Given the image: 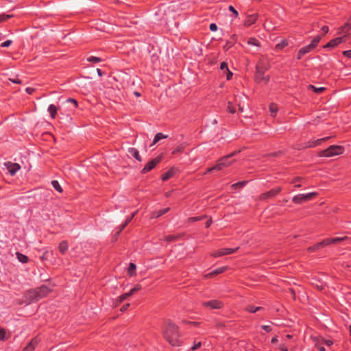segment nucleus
<instances>
[{
  "label": "nucleus",
  "instance_id": "aec40b11",
  "mask_svg": "<svg viewBox=\"0 0 351 351\" xmlns=\"http://www.w3.org/2000/svg\"><path fill=\"white\" fill-rule=\"evenodd\" d=\"M183 235H184L183 234L166 235L163 237V240L167 242H172V241L179 240L181 237H183Z\"/></svg>",
  "mask_w": 351,
  "mask_h": 351
},
{
  "label": "nucleus",
  "instance_id": "b1692460",
  "mask_svg": "<svg viewBox=\"0 0 351 351\" xmlns=\"http://www.w3.org/2000/svg\"><path fill=\"white\" fill-rule=\"evenodd\" d=\"M169 210H170L169 208H165L163 209H160L158 211H155L152 213V218H158V217L165 215V213H167Z\"/></svg>",
  "mask_w": 351,
  "mask_h": 351
},
{
  "label": "nucleus",
  "instance_id": "9d476101",
  "mask_svg": "<svg viewBox=\"0 0 351 351\" xmlns=\"http://www.w3.org/2000/svg\"><path fill=\"white\" fill-rule=\"evenodd\" d=\"M282 191V188L278 186L271 189L270 191L260 195L259 199L261 201L276 197Z\"/></svg>",
  "mask_w": 351,
  "mask_h": 351
},
{
  "label": "nucleus",
  "instance_id": "2eb2a0df",
  "mask_svg": "<svg viewBox=\"0 0 351 351\" xmlns=\"http://www.w3.org/2000/svg\"><path fill=\"white\" fill-rule=\"evenodd\" d=\"M34 290L40 300L46 297L51 291V290L45 285H42L40 287L34 289Z\"/></svg>",
  "mask_w": 351,
  "mask_h": 351
},
{
  "label": "nucleus",
  "instance_id": "0e129e2a",
  "mask_svg": "<svg viewBox=\"0 0 351 351\" xmlns=\"http://www.w3.org/2000/svg\"><path fill=\"white\" fill-rule=\"evenodd\" d=\"M130 303L125 304H124V305L121 308L120 311H121V312H123V311H126V310L128 308V307L130 306Z\"/></svg>",
  "mask_w": 351,
  "mask_h": 351
},
{
  "label": "nucleus",
  "instance_id": "f704fd0d",
  "mask_svg": "<svg viewBox=\"0 0 351 351\" xmlns=\"http://www.w3.org/2000/svg\"><path fill=\"white\" fill-rule=\"evenodd\" d=\"M51 185L59 193H62L63 191L62 188L61 187L58 180H52Z\"/></svg>",
  "mask_w": 351,
  "mask_h": 351
},
{
  "label": "nucleus",
  "instance_id": "338daca9",
  "mask_svg": "<svg viewBox=\"0 0 351 351\" xmlns=\"http://www.w3.org/2000/svg\"><path fill=\"white\" fill-rule=\"evenodd\" d=\"M214 170H216V171H217V169L215 168V166H213V167H212L208 168V169L206 170V172L205 173V174H206V173H210V172H212V171H214Z\"/></svg>",
  "mask_w": 351,
  "mask_h": 351
},
{
  "label": "nucleus",
  "instance_id": "72a5a7b5",
  "mask_svg": "<svg viewBox=\"0 0 351 351\" xmlns=\"http://www.w3.org/2000/svg\"><path fill=\"white\" fill-rule=\"evenodd\" d=\"M269 111L271 112V116L274 117L276 115V113L278 112V106L275 104H271L269 105Z\"/></svg>",
  "mask_w": 351,
  "mask_h": 351
},
{
  "label": "nucleus",
  "instance_id": "4be33fe9",
  "mask_svg": "<svg viewBox=\"0 0 351 351\" xmlns=\"http://www.w3.org/2000/svg\"><path fill=\"white\" fill-rule=\"evenodd\" d=\"M227 269V267H221L217 269H215V270L212 271L209 274L206 275V276L212 277L213 276H217L218 274H220L223 272H224Z\"/></svg>",
  "mask_w": 351,
  "mask_h": 351
},
{
  "label": "nucleus",
  "instance_id": "393cba45",
  "mask_svg": "<svg viewBox=\"0 0 351 351\" xmlns=\"http://www.w3.org/2000/svg\"><path fill=\"white\" fill-rule=\"evenodd\" d=\"M68 248H69V245H68L67 241H62V242L60 243L58 249L62 254H64L65 252L67 251Z\"/></svg>",
  "mask_w": 351,
  "mask_h": 351
},
{
  "label": "nucleus",
  "instance_id": "39448f33",
  "mask_svg": "<svg viewBox=\"0 0 351 351\" xmlns=\"http://www.w3.org/2000/svg\"><path fill=\"white\" fill-rule=\"evenodd\" d=\"M238 152H233L230 154H228L225 156L220 158L215 165V168L217 171H221L224 168L228 167L230 166L234 162V160H230V159L234 156Z\"/></svg>",
  "mask_w": 351,
  "mask_h": 351
},
{
  "label": "nucleus",
  "instance_id": "473e14b6",
  "mask_svg": "<svg viewBox=\"0 0 351 351\" xmlns=\"http://www.w3.org/2000/svg\"><path fill=\"white\" fill-rule=\"evenodd\" d=\"M16 256L19 261L22 263H26L28 261V257L20 252H16Z\"/></svg>",
  "mask_w": 351,
  "mask_h": 351
},
{
  "label": "nucleus",
  "instance_id": "bf43d9fd",
  "mask_svg": "<svg viewBox=\"0 0 351 351\" xmlns=\"http://www.w3.org/2000/svg\"><path fill=\"white\" fill-rule=\"evenodd\" d=\"M202 346L201 342L195 343V344L192 346L191 350H195L199 348H200Z\"/></svg>",
  "mask_w": 351,
  "mask_h": 351
},
{
  "label": "nucleus",
  "instance_id": "4d7b16f0",
  "mask_svg": "<svg viewBox=\"0 0 351 351\" xmlns=\"http://www.w3.org/2000/svg\"><path fill=\"white\" fill-rule=\"evenodd\" d=\"M228 10L231 11L236 17L238 16V12L234 9V8L232 5H230L228 7Z\"/></svg>",
  "mask_w": 351,
  "mask_h": 351
},
{
  "label": "nucleus",
  "instance_id": "c756f323",
  "mask_svg": "<svg viewBox=\"0 0 351 351\" xmlns=\"http://www.w3.org/2000/svg\"><path fill=\"white\" fill-rule=\"evenodd\" d=\"M263 309L262 307L261 306H254L253 305H248L245 307V311L250 312V313H254L260 310Z\"/></svg>",
  "mask_w": 351,
  "mask_h": 351
},
{
  "label": "nucleus",
  "instance_id": "9b49d317",
  "mask_svg": "<svg viewBox=\"0 0 351 351\" xmlns=\"http://www.w3.org/2000/svg\"><path fill=\"white\" fill-rule=\"evenodd\" d=\"M161 159H162L161 156H157L156 158L149 161L145 165L144 168L142 169L141 173H146L150 171L151 170H152L161 161Z\"/></svg>",
  "mask_w": 351,
  "mask_h": 351
},
{
  "label": "nucleus",
  "instance_id": "3c124183",
  "mask_svg": "<svg viewBox=\"0 0 351 351\" xmlns=\"http://www.w3.org/2000/svg\"><path fill=\"white\" fill-rule=\"evenodd\" d=\"M141 289V286L140 285H136L132 289L131 292L134 294L136 292L138 291Z\"/></svg>",
  "mask_w": 351,
  "mask_h": 351
},
{
  "label": "nucleus",
  "instance_id": "ea45409f",
  "mask_svg": "<svg viewBox=\"0 0 351 351\" xmlns=\"http://www.w3.org/2000/svg\"><path fill=\"white\" fill-rule=\"evenodd\" d=\"M206 217V215L200 216V217H189L188 219V221L189 222H195L197 221L202 220L203 219H204Z\"/></svg>",
  "mask_w": 351,
  "mask_h": 351
},
{
  "label": "nucleus",
  "instance_id": "13d9d810",
  "mask_svg": "<svg viewBox=\"0 0 351 351\" xmlns=\"http://www.w3.org/2000/svg\"><path fill=\"white\" fill-rule=\"evenodd\" d=\"M224 73L226 75V79L230 80L232 77V73L228 69Z\"/></svg>",
  "mask_w": 351,
  "mask_h": 351
},
{
  "label": "nucleus",
  "instance_id": "79ce46f5",
  "mask_svg": "<svg viewBox=\"0 0 351 351\" xmlns=\"http://www.w3.org/2000/svg\"><path fill=\"white\" fill-rule=\"evenodd\" d=\"M184 145H179L172 152V154H176L177 153H181L184 151Z\"/></svg>",
  "mask_w": 351,
  "mask_h": 351
},
{
  "label": "nucleus",
  "instance_id": "680f3d73",
  "mask_svg": "<svg viewBox=\"0 0 351 351\" xmlns=\"http://www.w3.org/2000/svg\"><path fill=\"white\" fill-rule=\"evenodd\" d=\"M210 29L212 32H215L217 29V25L215 23H211L210 25Z\"/></svg>",
  "mask_w": 351,
  "mask_h": 351
},
{
  "label": "nucleus",
  "instance_id": "e433bc0d",
  "mask_svg": "<svg viewBox=\"0 0 351 351\" xmlns=\"http://www.w3.org/2000/svg\"><path fill=\"white\" fill-rule=\"evenodd\" d=\"M12 17H14V15H12V14H0V23L10 19H12Z\"/></svg>",
  "mask_w": 351,
  "mask_h": 351
},
{
  "label": "nucleus",
  "instance_id": "ddd939ff",
  "mask_svg": "<svg viewBox=\"0 0 351 351\" xmlns=\"http://www.w3.org/2000/svg\"><path fill=\"white\" fill-rule=\"evenodd\" d=\"M25 298L28 304L40 300L34 289H29L25 293Z\"/></svg>",
  "mask_w": 351,
  "mask_h": 351
},
{
  "label": "nucleus",
  "instance_id": "5701e85b",
  "mask_svg": "<svg viewBox=\"0 0 351 351\" xmlns=\"http://www.w3.org/2000/svg\"><path fill=\"white\" fill-rule=\"evenodd\" d=\"M51 119H55L56 117L58 107L53 104H50L47 109Z\"/></svg>",
  "mask_w": 351,
  "mask_h": 351
},
{
  "label": "nucleus",
  "instance_id": "0eeeda50",
  "mask_svg": "<svg viewBox=\"0 0 351 351\" xmlns=\"http://www.w3.org/2000/svg\"><path fill=\"white\" fill-rule=\"evenodd\" d=\"M317 196V193L316 192H311L306 194H298L295 195L292 198V201L293 203L297 204H300L303 202H308L311 200L314 197Z\"/></svg>",
  "mask_w": 351,
  "mask_h": 351
},
{
  "label": "nucleus",
  "instance_id": "052dcab7",
  "mask_svg": "<svg viewBox=\"0 0 351 351\" xmlns=\"http://www.w3.org/2000/svg\"><path fill=\"white\" fill-rule=\"evenodd\" d=\"M279 349L281 350V351H289V349L287 348V346H285V344H280L279 346Z\"/></svg>",
  "mask_w": 351,
  "mask_h": 351
},
{
  "label": "nucleus",
  "instance_id": "bb28decb",
  "mask_svg": "<svg viewBox=\"0 0 351 351\" xmlns=\"http://www.w3.org/2000/svg\"><path fill=\"white\" fill-rule=\"evenodd\" d=\"M129 153H130V154H131L134 158H135L137 160H138V161H140V162L142 160L141 157V156H140V154H139V152H138V151L136 149H135V148H134V147H132V148H130V149H129Z\"/></svg>",
  "mask_w": 351,
  "mask_h": 351
},
{
  "label": "nucleus",
  "instance_id": "774afa93",
  "mask_svg": "<svg viewBox=\"0 0 351 351\" xmlns=\"http://www.w3.org/2000/svg\"><path fill=\"white\" fill-rule=\"evenodd\" d=\"M10 80L12 81L14 84H21V81L18 78L10 79Z\"/></svg>",
  "mask_w": 351,
  "mask_h": 351
},
{
  "label": "nucleus",
  "instance_id": "603ef678",
  "mask_svg": "<svg viewBox=\"0 0 351 351\" xmlns=\"http://www.w3.org/2000/svg\"><path fill=\"white\" fill-rule=\"evenodd\" d=\"M128 223H126V221H125V222L120 226L119 230L117 232V234H119L125 228V227L128 226Z\"/></svg>",
  "mask_w": 351,
  "mask_h": 351
},
{
  "label": "nucleus",
  "instance_id": "cd10ccee",
  "mask_svg": "<svg viewBox=\"0 0 351 351\" xmlns=\"http://www.w3.org/2000/svg\"><path fill=\"white\" fill-rule=\"evenodd\" d=\"M136 265L133 263H130L128 269V274L130 276H136Z\"/></svg>",
  "mask_w": 351,
  "mask_h": 351
},
{
  "label": "nucleus",
  "instance_id": "f03ea898",
  "mask_svg": "<svg viewBox=\"0 0 351 351\" xmlns=\"http://www.w3.org/2000/svg\"><path fill=\"white\" fill-rule=\"evenodd\" d=\"M348 239V237L327 238L326 239H324L322 241L317 243L313 245V246L308 247L307 250L309 252H315L321 247H324L329 245L330 244L337 243L341 241H346Z\"/></svg>",
  "mask_w": 351,
  "mask_h": 351
},
{
  "label": "nucleus",
  "instance_id": "dca6fc26",
  "mask_svg": "<svg viewBox=\"0 0 351 351\" xmlns=\"http://www.w3.org/2000/svg\"><path fill=\"white\" fill-rule=\"evenodd\" d=\"M5 165L10 173V175L14 176L20 169L21 166L17 163H14L12 162H7L5 163Z\"/></svg>",
  "mask_w": 351,
  "mask_h": 351
},
{
  "label": "nucleus",
  "instance_id": "c9c22d12",
  "mask_svg": "<svg viewBox=\"0 0 351 351\" xmlns=\"http://www.w3.org/2000/svg\"><path fill=\"white\" fill-rule=\"evenodd\" d=\"M308 89L312 90L315 93H322L326 88L324 87H315L313 85H309Z\"/></svg>",
  "mask_w": 351,
  "mask_h": 351
},
{
  "label": "nucleus",
  "instance_id": "412c9836",
  "mask_svg": "<svg viewBox=\"0 0 351 351\" xmlns=\"http://www.w3.org/2000/svg\"><path fill=\"white\" fill-rule=\"evenodd\" d=\"M257 20V15L252 14L247 16L246 20L244 21V25L245 27H250L254 24Z\"/></svg>",
  "mask_w": 351,
  "mask_h": 351
},
{
  "label": "nucleus",
  "instance_id": "58836bf2",
  "mask_svg": "<svg viewBox=\"0 0 351 351\" xmlns=\"http://www.w3.org/2000/svg\"><path fill=\"white\" fill-rule=\"evenodd\" d=\"M87 61L93 63H97L100 62L101 61V59L100 58L91 56L87 58Z\"/></svg>",
  "mask_w": 351,
  "mask_h": 351
},
{
  "label": "nucleus",
  "instance_id": "4c0bfd02",
  "mask_svg": "<svg viewBox=\"0 0 351 351\" xmlns=\"http://www.w3.org/2000/svg\"><path fill=\"white\" fill-rule=\"evenodd\" d=\"M247 183V181H241L238 182L237 183L233 184L231 187L236 189L237 188H241L243 187Z\"/></svg>",
  "mask_w": 351,
  "mask_h": 351
},
{
  "label": "nucleus",
  "instance_id": "de8ad7c7",
  "mask_svg": "<svg viewBox=\"0 0 351 351\" xmlns=\"http://www.w3.org/2000/svg\"><path fill=\"white\" fill-rule=\"evenodd\" d=\"M261 328L267 332H270L272 331V328L270 325H262Z\"/></svg>",
  "mask_w": 351,
  "mask_h": 351
},
{
  "label": "nucleus",
  "instance_id": "f8f14e48",
  "mask_svg": "<svg viewBox=\"0 0 351 351\" xmlns=\"http://www.w3.org/2000/svg\"><path fill=\"white\" fill-rule=\"evenodd\" d=\"M239 250V247L236 248H221L218 250H216L212 254V256L215 258L231 254L236 252Z\"/></svg>",
  "mask_w": 351,
  "mask_h": 351
},
{
  "label": "nucleus",
  "instance_id": "c85d7f7f",
  "mask_svg": "<svg viewBox=\"0 0 351 351\" xmlns=\"http://www.w3.org/2000/svg\"><path fill=\"white\" fill-rule=\"evenodd\" d=\"M247 45L255 46L258 49L261 47L260 42L255 38H250L247 40Z\"/></svg>",
  "mask_w": 351,
  "mask_h": 351
},
{
  "label": "nucleus",
  "instance_id": "37998d69",
  "mask_svg": "<svg viewBox=\"0 0 351 351\" xmlns=\"http://www.w3.org/2000/svg\"><path fill=\"white\" fill-rule=\"evenodd\" d=\"M288 45V42L285 40H282L280 43L276 45V48L279 49H283L285 47Z\"/></svg>",
  "mask_w": 351,
  "mask_h": 351
},
{
  "label": "nucleus",
  "instance_id": "f3484780",
  "mask_svg": "<svg viewBox=\"0 0 351 351\" xmlns=\"http://www.w3.org/2000/svg\"><path fill=\"white\" fill-rule=\"evenodd\" d=\"M40 339L38 337L33 338L30 342L23 348V351H33L39 343Z\"/></svg>",
  "mask_w": 351,
  "mask_h": 351
},
{
  "label": "nucleus",
  "instance_id": "49530a36",
  "mask_svg": "<svg viewBox=\"0 0 351 351\" xmlns=\"http://www.w3.org/2000/svg\"><path fill=\"white\" fill-rule=\"evenodd\" d=\"M66 102L73 104L74 109L77 108V101L75 99L69 98L67 99Z\"/></svg>",
  "mask_w": 351,
  "mask_h": 351
},
{
  "label": "nucleus",
  "instance_id": "f257e3e1",
  "mask_svg": "<svg viewBox=\"0 0 351 351\" xmlns=\"http://www.w3.org/2000/svg\"><path fill=\"white\" fill-rule=\"evenodd\" d=\"M163 338L172 346H180L182 341L180 339L178 327L170 321L165 323L162 329Z\"/></svg>",
  "mask_w": 351,
  "mask_h": 351
},
{
  "label": "nucleus",
  "instance_id": "423d86ee",
  "mask_svg": "<svg viewBox=\"0 0 351 351\" xmlns=\"http://www.w3.org/2000/svg\"><path fill=\"white\" fill-rule=\"evenodd\" d=\"M330 137L327 136L316 140H310L304 143H298L295 145V148L298 150L304 149L307 148L315 147L319 145L322 142H325L328 140Z\"/></svg>",
  "mask_w": 351,
  "mask_h": 351
},
{
  "label": "nucleus",
  "instance_id": "6ab92c4d",
  "mask_svg": "<svg viewBox=\"0 0 351 351\" xmlns=\"http://www.w3.org/2000/svg\"><path fill=\"white\" fill-rule=\"evenodd\" d=\"M351 29V24L348 22L346 23L343 26H341L337 29V34H344L343 36H347V34Z\"/></svg>",
  "mask_w": 351,
  "mask_h": 351
},
{
  "label": "nucleus",
  "instance_id": "6e6552de",
  "mask_svg": "<svg viewBox=\"0 0 351 351\" xmlns=\"http://www.w3.org/2000/svg\"><path fill=\"white\" fill-rule=\"evenodd\" d=\"M255 80L258 83H267L269 80V75H265V69L261 66V63L256 67Z\"/></svg>",
  "mask_w": 351,
  "mask_h": 351
},
{
  "label": "nucleus",
  "instance_id": "5fc2aeb1",
  "mask_svg": "<svg viewBox=\"0 0 351 351\" xmlns=\"http://www.w3.org/2000/svg\"><path fill=\"white\" fill-rule=\"evenodd\" d=\"M343 55L344 56H346V58H348L349 59H351V49L350 50H347V51H343Z\"/></svg>",
  "mask_w": 351,
  "mask_h": 351
},
{
  "label": "nucleus",
  "instance_id": "1a4fd4ad",
  "mask_svg": "<svg viewBox=\"0 0 351 351\" xmlns=\"http://www.w3.org/2000/svg\"><path fill=\"white\" fill-rule=\"evenodd\" d=\"M202 306L209 310L221 309L223 307V302L219 300H211L202 302Z\"/></svg>",
  "mask_w": 351,
  "mask_h": 351
},
{
  "label": "nucleus",
  "instance_id": "e2e57ef3",
  "mask_svg": "<svg viewBox=\"0 0 351 351\" xmlns=\"http://www.w3.org/2000/svg\"><path fill=\"white\" fill-rule=\"evenodd\" d=\"M321 30L323 32L324 34H327L329 31V28L328 26L326 25H324L322 28H321Z\"/></svg>",
  "mask_w": 351,
  "mask_h": 351
},
{
  "label": "nucleus",
  "instance_id": "a211bd4d",
  "mask_svg": "<svg viewBox=\"0 0 351 351\" xmlns=\"http://www.w3.org/2000/svg\"><path fill=\"white\" fill-rule=\"evenodd\" d=\"M237 37L235 34L232 35L230 39L226 41L225 45L223 47V49L225 51H228L232 47H233L234 44L237 43Z\"/></svg>",
  "mask_w": 351,
  "mask_h": 351
},
{
  "label": "nucleus",
  "instance_id": "8fccbe9b",
  "mask_svg": "<svg viewBox=\"0 0 351 351\" xmlns=\"http://www.w3.org/2000/svg\"><path fill=\"white\" fill-rule=\"evenodd\" d=\"M141 289V286L140 285H136L132 289L131 292L134 294L136 292L138 291Z\"/></svg>",
  "mask_w": 351,
  "mask_h": 351
},
{
  "label": "nucleus",
  "instance_id": "7ed1b4c3",
  "mask_svg": "<svg viewBox=\"0 0 351 351\" xmlns=\"http://www.w3.org/2000/svg\"><path fill=\"white\" fill-rule=\"evenodd\" d=\"M322 39L321 36H316L314 37V38L311 40V43L303 47H302L298 52L297 54V59L300 60L302 58L306 53L311 52L312 50L316 48V47L318 45L320 40Z\"/></svg>",
  "mask_w": 351,
  "mask_h": 351
},
{
  "label": "nucleus",
  "instance_id": "2f4dec72",
  "mask_svg": "<svg viewBox=\"0 0 351 351\" xmlns=\"http://www.w3.org/2000/svg\"><path fill=\"white\" fill-rule=\"evenodd\" d=\"M167 138V135H165L163 134L161 132H159V133H157L155 136H154V141H153V144H156V143H158L160 140L161 139H164V138Z\"/></svg>",
  "mask_w": 351,
  "mask_h": 351
},
{
  "label": "nucleus",
  "instance_id": "a19ab883",
  "mask_svg": "<svg viewBox=\"0 0 351 351\" xmlns=\"http://www.w3.org/2000/svg\"><path fill=\"white\" fill-rule=\"evenodd\" d=\"M128 298V295L126 294V293L121 295L117 299V305H118V304H120L123 301H124L125 300H126L127 298Z\"/></svg>",
  "mask_w": 351,
  "mask_h": 351
},
{
  "label": "nucleus",
  "instance_id": "7c9ffc66",
  "mask_svg": "<svg viewBox=\"0 0 351 351\" xmlns=\"http://www.w3.org/2000/svg\"><path fill=\"white\" fill-rule=\"evenodd\" d=\"M10 335H7L6 330L0 326V340L5 341L10 338Z\"/></svg>",
  "mask_w": 351,
  "mask_h": 351
},
{
  "label": "nucleus",
  "instance_id": "a18cd8bd",
  "mask_svg": "<svg viewBox=\"0 0 351 351\" xmlns=\"http://www.w3.org/2000/svg\"><path fill=\"white\" fill-rule=\"evenodd\" d=\"M227 109L230 113H234L236 112L234 108L232 106V102L230 101H228V103Z\"/></svg>",
  "mask_w": 351,
  "mask_h": 351
},
{
  "label": "nucleus",
  "instance_id": "864d4df0",
  "mask_svg": "<svg viewBox=\"0 0 351 351\" xmlns=\"http://www.w3.org/2000/svg\"><path fill=\"white\" fill-rule=\"evenodd\" d=\"M137 210L135 211L134 213H133L131 216L127 217V219H125V221H126V223H129L132 220V219L135 217V215L137 214Z\"/></svg>",
  "mask_w": 351,
  "mask_h": 351
},
{
  "label": "nucleus",
  "instance_id": "09e8293b",
  "mask_svg": "<svg viewBox=\"0 0 351 351\" xmlns=\"http://www.w3.org/2000/svg\"><path fill=\"white\" fill-rule=\"evenodd\" d=\"M12 44V40H7L4 42H3L2 43H1L0 46L1 47H9L10 45Z\"/></svg>",
  "mask_w": 351,
  "mask_h": 351
},
{
  "label": "nucleus",
  "instance_id": "69168bd1",
  "mask_svg": "<svg viewBox=\"0 0 351 351\" xmlns=\"http://www.w3.org/2000/svg\"><path fill=\"white\" fill-rule=\"evenodd\" d=\"M212 222H213L212 219H211V218H210V219L206 221V224H205V227H206V228H208L210 226V225L212 224Z\"/></svg>",
  "mask_w": 351,
  "mask_h": 351
},
{
  "label": "nucleus",
  "instance_id": "c03bdc74",
  "mask_svg": "<svg viewBox=\"0 0 351 351\" xmlns=\"http://www.w3.org/2000/svg\"><path fill=\"white\" fill-rule=\"evenodd\" d=\"M220 69L223 72L225 73L226 71H228L229 69H228V64L226 62H222L220 64Z\"/></svg>",
  "mask_w": 351,
  "mask_h": 351
},
{
  "label": "nucleus",
  "instance_id": "20e7f679",
  "mask_svg": "<svg viewBox=\"0 0 351 351\" xmlns=\"http://www.w3.org/2000/svg\"><path fill=\"white\" fill-rule=\"evenodd\" d=\"M344 147L341 145H330L327 149L322 150L319 153V156L332 157L341 155L344 152Z\"/></svg>",
  "mask_w": 351,
  "mask_h": 351
},
{
  "label": "nucleus",
  "instance_id": "4468645a",
  "mask_svg": "<svg viewBox=\"0 0 351 351\" xmlns=\"http://www.w3.org/2000/svg\"><path fill=\"white\" fill-rule=\"evenodd\" d=\"M345 41H346V36L337 37L334 39H332L328 43H327L324 46V48H333Z\"/></svg>",
  "mask_w": 351,
  "mask_h": 351
},
{
  "label": "nucleus",
  "instance_id": "a878e982",
  "mask_svg": "<svg viewBox=\"0 0 351 351\" xmlns=\"http://www.w3.org/2000/svg\"><path fill=\"white\" fill-rule=\"evenodd\" d=\"M174 175V170L173 168L168 170L164 174L162 175L161 179L162 181H167Z\"/></svg>",
  "mask_w": 351,
  "mask_h": 351
},
{
  "label": "nucleus",
  "instance_id": "6e6d98bb",
  "mask_svg": "<svg viewBox=\"0 0 351 351\" xmlns=\"http://www.w3.org/2000/svg\"><path fill=\"white\" fill-rule=\"evenodd\" d=\"M303 180V178L302 177H296L294 179L292 180L291 181V183L292 184H298V182H300Z\"/></svg>",
  "mask_w": 351,
  "mask_h": 351
}]
</instances>
